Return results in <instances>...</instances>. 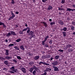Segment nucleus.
<instances>
[{
    "label": "nucleus",
    "mask_w": 75,
    "mask_h": 75,
    "mask_svg": "<svg viewBox=\"0 0 75 75\" xmlns=\"http://www.w3.org/2000/svg\"><path fill=\"white\" fill-rule=\"evenodd\" d=\"M11 35L12 34V35H17V34H16L15 32L13 31H11Z\"/></svg>",
    "instance_id": "9d476101"
},
{
    "label": "nucleus",
    "mask_w": 75,
    "mask_h": 75,
    "mask_svg": "<svg viewBox=\"0 0 75 75\" xmlns=\"http://www.w3.org/2000/svg\"><path fill=\"white\" fill-rule=\"evenodd\" d=\"M17 58L18 59H21V57L20 56H17Z\"/></svg>",
    "instance_id": "8fccbe9b"
},
{
    "label": "nucleus",
    "mask_w": 75,
    "mask_h": 75,
    "mask_svg": "<svg viewBox=\"0 0 75 75\" xmlns=\"http://www.w3.org/2000/svg\"><path fill=\"white\" fill-rule=\"evenodd\" d=\"M52 8V7L50 6H49L48 8H47V10H51Z\"/></svg>",
    "instance_id": "f3484780"
},
{
    "label": "nucleus",
    "mask_w": 75,
    "mask_h": 75,
    "mask_svg": "<svg viewBox=\"0 0 75 75\" xmlns=\"http://www.w3.org/2000/svg\"><path fill=\"white\" fill-rule=\"evenodd\" d=\"M50 57H51V56L50 55H48L47 56V57L46 56V58H50Z\"/></svg>",
    "instance_id": "de8ad7c7"
},
{
    "label": "nucleus",
    "mask_w": 75,
    "mask_h": 75,
    "mask_svg": "<svg viewBox=\"0 0 75 75\" xmlns=\"http://www.w3.org/2000/svg\"><path fill=\"white\" fill-rule=\"evenodd\" d=\"M11 46H14V44L11 43L9 45L8 47H11Z\"/></svg>",
    "instance_id": "4c0bfd02"
},
{
    "label": "nucleus",
    "mask_w": 75,
    "mask_h": 75,
    "mask_svg": "<svg viewBox=\"0 0 75 75\" xmlns=\"http://www.w3.org/2000/svg\"><path fill=\"white\" fill-rule=\"evenodd\" d=\"M71 47V45H70V44H69L67 45V48H70Z\"/></svg>",
    "instance_id": "5701e85b"
},
{
    "label": "nucleus",
    "mask_w": 75,
    "mask_h": 75,
    "mask_svg": "<svg viewBox=\"0 0 75 75\" xmlns=\"http://www.w3.org/2000/svg\"><path fill=\"white\" fill-rule=\"evenodd\" d=\"M12 71H13V72H16V73H18V70H17V69H12Z\"/></svg>",
    "instance_id": "4468645a"
},
{
    "label": "nucleus",
    "mask_w": 75,
    "mask_h": 75,
    "mask_svg": "<svg viewBox=\"0 0 75 75\" xmlns=\"http://www.w3.org/2000/svg\"><path fill=\"white\" fill-rule=\"evenodd\" d=\"M4 23L0 22V25H3Z\"/></svg>",
    "instance_id": "603ef678"
},
{
    "label": "nucleus",
    "mask_w": 75,
    "mask_h": 75,
    "mask_svg": "<svg viewBox=\"0 0 75 75\" xmlns=\"http://www.w3.org/2000/svg\"><path fill=\"white\" fill-rule=\"evenodd\" d=\"M49 44H50L51 45H52V40H50L49 41Z\"/></svg>",
    "instance_id": "72a5a7b5"
},
{
    "label": "nucleus",
    "mask_w": 75,
    "mask_h": 75,
    "mask_svg": "<svg viewBox=\"0 0 75 75\" xmlns=\"http://www.w3.org/2000/svg\"><path fill=\"white\" fill-rule=\"evenodd\" d=\"M34 33L33 31H30L28 33L29 35H34Z\"/></svg>",
    "instance_id": "6e6552de"
},
{
    "label": "nucleus",
    "mask_w": 75,
    "mask_h": 75,
    "mask_svg": "<svg viewBox=\"0 0 75 75\" xmlns=\"http://www.w3.org/2000/svg\"><path fill=\"white\" fill-rule=\"evenodd\" d=\"M4 64L6 65H8V61H5L4 62Z\"/></svg>",
    "instance_id": "ddd939ff"
},
{
    "label": "nucleus",
    "mask_w": 75,
    "mask_h": 75,
    "mask_svg": "<svg viewBox=\"0 0 75 75\" xmlns=\"http://www.w3.org/2000/svg\"><path fill=\"white\" fill-rule=\"evenodd\" d=\"M13 18H14L13 17H9V18H8V20H12V19H13Z\"/></svg>",
    "instance_id": "58836bf2"
},
{
    "label": "nucleus",
    "mask_w": 75,
    "mask_h": 75,
    "mask_svg": "<svg viewBox=\"0 0 75 75\" xmlns=\"http://www.w3.org/2000/svg\"><path fill=\"white\" fill-rule=\"evenodd\" d=\"M15 69V68L14 66L12 67L11 68H10V69Z\"/></svg>",
    "instance_id": "09e8293b"
},
{
    "label": "nucleus",
    "mask_w": 75,
    "mask_h": 75,
    "mask_svg": "<svg viewBox=\"0 0 75 75\" xmlns=\"http://www.w3.org/2000/svg\"><path fill=\"white\" fill-rule=\"evenodd\" d=\"M11 35V33L9 32L8 34L6 35V37H10Z\"/></svg>",
    "instance_id": "a211bd4d"
},
{
    "label": "nucleus",
    "mask_w": 75,
    "mask_h": 75,
    "mask_svg": "<svg viewBox=\"0 0 75 75\" xmlns=\"http://www.w3.org/2000/svg\"><path fill=\"white\" fill-rule=\"evenodd\" d=\"M40 58V56H37L34 57V59L35 60H38V59Z\"/></svg>",
    "instance_id": "0eeeda50"
},
{
    "label": "nucleus",
    "mask_w": 75,
    "mask_h": 75,
    "mask_svg": "<svg viewBox=\"0 0 75 75\" xmlns=\"http://www.w3.org/2000/svg\"><path fill=\"white\" fill-rule=\"evenodd\" d=\"M9 72L11 74H14V72L11 71H10Z\"/></svg>",
    "instance_id": "5fc2aeb1"
},
{
    "label": "nucleus",
    "mask_w": 75,
    "mask_h": 75,
    "mask_svg": "<svg viewBox=\"0 0 75 75\" xmlns=\"http://www.w3.org/2000/svg\"><path fill=\"white\" fill-rule=\"evenodd\" d=\"M72 11V9L70 8H67V11Z\"/></svg>",
    "instance_id": "a878e982"
},
{
    "label": "nucleus",
    "mask_w": 75,
    "mask_h": 75,
    "mask_svg": "<svg viewBox=\"0 0 75 75\" xmlns=\"http://www.w3.org/2000/svg\"><path fill=\"white\" fill-rule=\"evenodd\" d=\"M21 41V39L20 38L18 39L17 40H16V42H20Z\"/></svg>",
    "instance_id": "473e14b6"
},
{
    "label": "nucleus",
    "mask_w": 75,
    "mask_h": 75,
    "mask_svg": "<svg viewBox=\"0 0 75 75\" xmlns=\"http://www.w3.org/2000/svg\"><path fill=\"white\" fill-rule=\"evenodd\" d=\"M3 27L4 28H6L7 27H6V25L4 24V23L3 24Z\"/></svg>",
    "instance_id": "a18cd8bd"
},
{
    "label": "nucleus",
    "mask_w": 75,
    "mask_h": 75,
    "mask_svg": "<svg viewBox=\"0 0 75 75\" xmlns=\"http://www.w3.org/2000/svg\"><path fill=\"white\" fill-rule=\"evenodd\" d=\"M59 51H60V52H64V50H58Z\"/></svg>",
    "instance_id": "c03bdc74"
},
{
    "label": "nucleus",
    "mask_w": 75,
    "mask_h": 75,
    "mask_svg": "<svg viewBox=\"0 0 75 75\" xmlns=\"http://www.w3.org/2000/svg\"><path fill=\"white\" fill-rule=\"evenodd\" d=\"M5 51H6V52L5 53V55H7V56H8V55H9V53H8V52H9L8 50H5Z\"/></svg>",
    "instance_id": "423d86ee"
},
{
    "label": "nucleus",
    "mask_w": 75,
    "mask_h": 75,
    "mask_svg": "<svg viewBox=\"0 0 75 75\" xmlns=\"http://www.w3.org/2000/svg\"><path fill=\"white\" fill-rule=\"evenodd\" d=\"M21 69L23 73H26V70L25 68L22 67L21 68Z\"/></svg>",
    "instance_id": "39448f33"
},
{
    "label": "nucleus",
    "mask_w": 75,
    "mask_h": 75,
    "mask_svg": "<svg viewBox=\"0 0 75 75\" xmlns=\"http://www.w3.org/2000/svg\"><path fill=\"white\" fill-rule=\"evenodd\" d=\"M13 62H15V63H17V60H16L15 59H13Z\"/></svg>",
    "instance_id": "37998d69"
},
{
    "label": "nucleus",
    "mask_w": 75,
    "mask_h": 75,
    "mask_svg": "<svg viewBox=\"0 0 75 75\" xmlns=\"http://www.w3.org/2000/svg\"><path fill=\"white\" fill-rule=\"evenodd\" d=\"M58 63V61H54L53 63H52V65H53V66H55L56 65H57Z\"/></svg>",
    "instance_id": "7ed1b4c3"
},
{
    "label": "nucleus",
    "mask_w": 75,
    "mask_h": 75,
    "mask_svg": "<svg viewBox=\"0 0 75 75\" xmlns=\"http://www.w3.org/2000/svg\"><path fill=\"white\" fill-rule=\"evenodd\" d=\"M53 59H54V58L52 57H51V58H50V60H51V61H52V60Z\"/></svg>",
    "instance_id": "e2e57ef3"
},
{
    "label": "nucleus",
    "mask_w": 75,
    "mask_h": 75,
    "mask_svg": "<svg viewBox=\"0 0 75 75\" xmlns=\"http://www.w3.org/2000/svg\"><path fill=\"white\" fill-rule=\"evenodd\" d=\"M5 59H11L12 57L10 56H6L5 57Z\"/></svg>",
    "instance_id": "1a4fd4ad"
},
{
    "label": "nucleus",
    "mask_w": 75,
    "mask_h": 75,
    "mask_svg": "<svg viewBox=\"0 0 75 75\" xmlns=\"http://www.w3.org/2000/svg\"><path fill=\"white\" fill-rule=\"evenodd\" d=\"M29 64L30 65H33V64H34V62H31L29 63Z\"/></svg>",
    "instance_id": "c85d7f7f"
},
{
    "label": "nucleus",
    "mask_w": 75,
    "mask_h": 75,
    "mask_svg": "<svg viewBox=\"0 0 75 75\" xmlns=\"http://www.w3.org/2000/svg\"><path fill=\"white\" fill-rule=\"evenodd\" d=\"M62 30L64 31H66L67 30V28L66 27H64Z\"/></svg>",
    "instance_id": "cd10ccee"
},
{
    "label": "nucleus",
    "mask_w": 75,
    "mask_h": 75,
    "mask_svg": "<svg viewBox=\"0 0 75 75\" xmlns=\"http://www.w3.org/2000/svg\"><path fill=\"white\" fill-rule=\"evenodd\" d=\"M27 28L28 29V30L27 31V33H29L30 31V28L28 27H27Z\"/></svg>",
    "instance_id": "aec40b11"
},
{
    "label": "nucleus",
    "mask_w": 75,
    "mask_h": 75,
    "mask_svg": "<svg viewBox=\"0 0 75 75\" xmlns=\"http://www.w3.org/2000/svg\"><path fill=\"white\" fill-rule=\"evenodd\" d=\"M59 23L61 25H63V24H64V22L62 21H60L59 22Z\"/></svg>",
    "instance_id": "2f4dec72"
},
{
    "label": "nucleus",
    "mask_w": 75,
    "mask_h": 75,
    "mask_svg": "<svg viewBox=\"0 0 75 75\" xmlns=\"http://www.w3.org/2000/svg\"><path fill=\"white\" fill-rule=\"evenodd\" d=\"M35 71H37L38 72H40V69L39 68L37 69L36 68V69H35Z\"/></svg>",
    "instance_id": "4be33fe9"
},
{
    "label": "nucleus",
    "mask_w": 75,
    "mask_h": 75,
    "mask_svg": "<svg viewBox=\"0 0 75 75\" xmlns=\"http://www.w3.org/2000/svg\"><path fill=\"white\" fill-rule=\"evenodd\" d=\"M58 8H59V10H64V9L62 8H61L59 7Z\"/></svg>",
    "instance_id": "e433bc0d"
},
{
    "label": "nucleus",
    "mask_w": 75,
    "mask_h": 75,
    "mask_svg": "<svg viewBox=\"0 0 75 75\" xmlns=\"http://www.w3.org/2000/svg\"><path fill=\"white\" fill-rule=\"evenodd\" d=\"M43 74V75H47V72H45Z\"/></svg>",
    "instance_id": "0e129e2a"
},
{
    "label": "nucleus",
    "mask_w": 75,
    "mask_h": 75,
    "mask_svg": "<svg viewBox=\"0 0 75 75\" xmlns=\"http://www.w3.org/2000/svg\"><path fill=\"white\" fill-rule=\"evenodd\" d=\"M53 68L54 69V71H59V69L56 66H53Z\"/></svg>",
    "instance_id": "20e7f679"
},
{
    "label": "nucleus",
    "mask_w": 75,
    "mask_h": 75,
    "mask_svg": "<svg viewBox=\"0 0 75 75\" xmlns=\"http://www.w3.org/2000/svg\"><path fill=\"white\" fill-rule=\"evenodd\" d=\"M41 64H43V65H44V62H40L39 63V65H41Z\"/></svg>",
    "instance_id": "ea45409f"
},
{
    "label": "nucleus",
    "mask_w": 75,
    "mask_h": 75,
    "mask_svg": "<svg viewBox=\"0 0 75 75\" xmlns=\"http://www.w3.org/2000/svg\"><path fill=\"white\" fill-rule=\"evenodd\" d=\"M16 14H19V12L18 11H16Z\"/></svg>",
    "instance_id": "bf43d9fd"
},
{
    "label": "nucleus",
    "mask_w": 75,
    "mask_h": 75,
    "mask_svg": "<svg viewBox=\"0 0 75 75\" xmlns=\"http://www.w3.org/2000/svg\"><path fill=\"white\" fill-rule=\"evenodd\" d=\"M55 22H51L50 23V25H53V24H55Z\"/></svg>",
    "instance_id": "f704fd0d"
},
{
    "label": "nucleus",
    "mask_w": 75,
    "mask_h": 75,
    "mask_svg": "<svg viewBox=\"0 0 75 75\" xmlns=\"http://www.w3.org/2000/svg\"><path fill=\"white\" fill-rule=\"evenodd\" d=\"M73 51V49L72 48H69L68 49V51L69 52H72Z\"/></svg>",
    "instance_id": "dca6fc26"
},
{
    "label": "nucleus",
    "mask_w": 75,
    "mask_h": 75,
    "mask_svg": "<svg viewBox=\"0 0 75 75\" xmlns=\"http://www.w3.org/2000/svg\"><path fill=\"white\" fill-rule=\"evenodd\" d=\"M65 0H62V4H64L65 3Z\"/></svg>",
    "instance_id": "79ce46f5"
},
{
    "label": "nucleus",
    "mask_w": 75,
    "mask_h": 75,
    "mask_svg": "<svg viewBox=\"0 0 75 75\" xmlns=\"http://www.w3.org/2000/svg\"><path fill=\"white\" fill-rule=\"evenodd\" d=\"M27 28H25L24 29H23L22 30V32H23V31H27Z\"/></svg>",
    "instance_id": "49530a36"
},
{
    "label": "nucleus",
    "mask_w": 75,
    "mask_h": 75,
    "mask_svg": "<svg viewBox=\"0 0 75 75\" xmlns=\"http://www.w3.org/2000/svg\"><path fill=\"white\" fill-rule=\"evenodd\" d=\"M33 75H35V74H36V71L35 70H34L33 72Z\"/></svg>",
    "instance_id": "7c9ffc66"
},
{
    "label": "nucleus",
    "mask_w": 75,
    "mask_h": 75,
    "mask_svg": "<svg viewBox=\"0 0 75 75\" xmlns=\"http://www.w3.org/2000/svg\"><path fill=\"white\" fill-rule=\"evenodd\" d=\"M19 34H23V32L20 31L19 32Z\"/></svg>",
    "instance_id": "4d7b16f0"
},
{
    "label": "nucleus",
    "mask_w": 75,
    "mask_h": 75,
    "mask_svg": "<svg viewBox=\"0 0 75 75\" xmlns=\"http://www.w3.org/2000/svg\"><path fill=\"white\" fill-rule=\"evenodd\" d=\"M33 38V36H32V35H31L29 37L30 39H31Z\"/></svg>",
    "instance_id": "052dcab7"
},
{
    "label": "nucleus",
    "mask_w": 75,
    "mask_h": 75,
    "mask_svg": "<svg viewBox=\"0 0 75 75\" xmlns=\"http://www.w3.org/2000/svg\"><path fill=\"white\" fill-rule=\"evenodd\" d=\"M11 14L12 15V17L14 18V17H15V15L14 14V13H13L12 11H11Z\"/></svg>",
    "instance_id": "2eb2a0df"
},
{
    "label": "nucleus",
    "mask_w": 75,
    "mask_h": 75,
    "mask_svg": "<svg viewBox=\"0 0 75 75\" xmlns=\"http://www.w3.org/2000/svg\"><path fill=\"white\" fill-rule=\"evenodd\" d=\"M73 7H74V8H75V5H73Z\"/></svg>",
    "instance_id": "774afa93"
},
{
    "label": "nucleus",
    "mask_w": 75,
    "mask_h": 75,
    "mask_svg": "<svg viewBox=\"0 0 75 75\" xmlns=\"http://www.w3.org/2000/svg\"><path fill=\"white\" fill-rule=\"evenodd\" d=\"M59 58V55L56 56L55 57V58L56 59H58Z\"/></svg>",
    "instance_id": "412c9836"
},
{
    "label": "nucleus",
    "mask_w": 75,
    "mask_h": 75,
    "mask_svg": "<svg viewBox=\"0 0 75 75\" xmlns=\"http://www.w3.org/2000/svg\"><path fill=\"white\" fill-rule=\"evenodd\" d=\"M5 42H8V40H5Z\"/></svg>",
    "instance_id": "338daca9"
},
{
    "label": "nucleus",
    "mask_w": 75,
    "mask_h": 75,
    "mask_svg": "<svg viewBox=\"0 0 75 75\" xmlns=\"http://www.w3.org/2000/svg\"><path fill=\"white\" fill-rule=\"evenodd\" d=\"M42 23H43V24L44 25L45 27H47V24L45 22H42Z\"/></svg>",
    "instance_id": "f8f14e48"
},
{
    "label": "nucleus",
    "mask_w": 75,
    "mask_h": 75,
    "mask_svg": "<svg viewBox=\"0 0 75 75\" xmlns=\"http://www.w3.org/2000/svg\"><path fill=\"white\" fill-rule=\"evenodd\" d=\"M49 38V36L48 35H47V36H46L45 38V40L43 41L42 42V45H45V42L47 40V39H48V38Z\"/></svg>",
    "instance_id": "f257e3e1"
},
{
    "label": "nucleus",
    "mask_w": 75,
    "mask_h": 75,
    "mask_svg": "<svg viewBox=\"0 0 75 75\" xmlns=\"http://www.w3.org/2000/svg\"><path fill=\"white\" fill-rule=\"evenodd\" d=\"M34 69L35 70V69H37V67L35 66H34L33 67H32L30 69L29 71L31 73L33 72V71L34 70Z\"/></svg>",
    "instance_id": "f03ea898"
},
{
    "label": "nucleus",
    "mask_w": 75,
    "mask_h": 75,
    "mask_svg": "<svg viewBox=\"0 0 75 75\" xmlns=\"http://www.w3.org/2000/svg\"><path fill=\"white\" fill-rule=\"evenodd\" d=\"M63 34L64 37H66V32H63Z\"/></svg>",
    "instance_id": "bb28decb"
},
{
    "label": "nucleus",
    "mask_w": 75,
    "mask_h": 75,
    "mask_svg": "<svg viewBox=\"0 0 75 75\" xmlns=\"http://www.w3.org/2000/svg\"><path fill=\"white\" fill-rule=\"evenodd\" d=\"M14 47V48H15V49H16V50H20L19 48H18V47L17 46H15Z\"/></svg>",
    "instance_id": "6ab92c4d"
},
{
    "label": "nucleus",
    "mask_w": 75,
    "mask_h": 75,
    "mask_svg": "<svg viewBox=\"0 0 75 75\" xmlns=\"http://www.w3.org/2000/svg\"><path fill=\"white\" fill-rule=\"evenodd\" d=\"M45 47H49L48 46V45H47V44H45Z\"/></svg>",
    "instance_id": "3c124183"
},
{
    "label": "nucleus",
    "mask_w": 75,
    "mask_h": 75,
    "mask_svg": "<svg viewBox=\"0 0 75 75\" xmlns=\"http://www.w3.org/2000/svg\"><path fill=\"white\" fill-rule=\"evenodd\" d=\"M20 48L23 51H24V46L23 45H22L21 46H20Z\"/></svg>",
    "instance_id": "9b49d317"
},
{
    "label": "nucleus",
    "mask_w": 75,
    "mask_h": 75,
    "mask_svg": "<svg viewBox=\"0 0 75 75\" xmlns=\"http://www.w3.org/2000/svg\"><path fill=\"white\" fill-rule=\"evenodd\" d=\"M42 1L43 3H45V2H46V1L45 0H42Z\"/></svg>",
    "instance_id": "680f3d73"
},
{
    "label": "nucleus",
    "mask_w": 75,
    "mask_h": 75,
    "mask_svg": "<svg viewBox=\"0 0 75 75\" xmlns=\"http://www.w3.org/2000/svg\"><path fill=\"white\" fill-rule=\"evenodd\" d=\"M72 23L73 24V25H75V22H72Z\"/></svg>",
    "instance_id": "6e6d98bb"
},
{
    "label": "nucleus",
    "mask_w": 75,
    "mask_h": 75,
    "mask_svg": "<svg viewBox=\"0 0 75 75\" xmlns=\"http://www.w3.org/2000/svg\"><path fill=\"white\" fill-rule=\"evenodd\" d=\"M47 71H51V69L50 68H47L46 69Z\"/></svg>",
    "instance_id": "c756f323"
},
{
    "label": "nucleus",
    "mask_w": 75,
    "mask_h": 75,
    "mask_svg": "<svg viewBox=\"0 0 75 75\" xmlns=\"http://www.w3.org/2000/svg\"><path fill=\"white\" fill-rule=\"evenodd\" d=\"M44 65H47V66H49V65H50V64L47 63H45V62H44Z\"/></svg>",
    "instance_id": "c9c22d12"
},
{
    "label": "nucleus",
    "mask_w": 75,
    "mask_h": 75,
    "mask_svg": "<svg viewBox=\"0 0 75 75\" xmlns=\"http://www.w3.org/2000/svg\"><path fill=\"white\" fill-rule=\"evenodd\" d=\"M42 58H43V59H46V58H47V56L44 55L42 56Z\"/></svg>",
    "instance_id": "393cba45"
},
{
    "label": "nucleus",
    "mask_w": 75,
    "mask_h": 75,
    "mask_svg": "<svg viewBox=\"0 0 75 75\" xmlns=\"http://www.w3.org/2000/svg\"><path fill=\"white\" fill-rule=\"evenodd\" d=\"M71 26V30H74V29H75V27L74 26L72 25Z\"/></svg>",
    "instance_id": "b1692460"
},
{
    "label": "nucleus",
    "mask_w": 75,
    "mask_h": 75,
    "mask_svg": "<svg viewBox=\"0 0 75 75\" xmlns=\"http://www.w3.org/2000/svg\"><path fill=\"white\" fill-rule=\"evenodd\" d=\"M75 11V9H71V11Z\"/></svg>",
    "instance_id": "69168bd1"
},
{
    "label": "nucleus",
    "mask_w": 75,
    "mask_h": 75,
    "mask_svg": "<svg viewBox=\"0 0 75 75\" xmlns=\"http://www.w3.org/2000/svg\"><path fill=\"white\" fill-rule=\"evenodd\" d=\"M12 1L11 2V4H14V3H15V2H14V0H11Z\"/></svg>",
    "instance_id": "a19ab883"
},
{
    "label": "nucleus",
    "mask_w": 75,
    "mask_h": 75,
    "mask_svg": "<svg viewBox=\"0 0 75 75\" xmlns=\"http://www.w3.org/2000/svg\"><path fill=\"white\" fill-rule=\"evenodd\" d=\"M3 70H4V71H6L7 70V69L6 68H3Z\"/></svg>",
    "instance_id": "13d9d810"
},
{
    "label": "nucleus",
    "mask_w": 75,
    "mask_h": 75,
    "mask_svg": "<svg viewBox=\"0 0 75 75\" xmlns=\"http://www.w3.org/2000/svg\"><path fill=\"white\" fill-rule=\"evenodd\" d=\"M0 59H1V60H3V59H4V58L2 57H0Z\"/></svg>",
    "instance_id": "864d4df0"
}]
</instances>
